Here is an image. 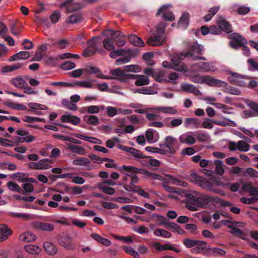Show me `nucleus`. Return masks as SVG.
<instances>
[{
	"label": "nucleus",
	"instance_id": "423d86ee",
	"mask_svg": "<svg viewBox=\"0 0 258 258\" xmlns=\"http://www.w3.org/2000/svg\"><path fill=\"white\" fill-rule=\"evenodd\" d=\"M176 142L177 140L175 138L171 136L166 137L165 139L164 143L160 145V147H161L163 154H166L167 153L172 154H175L176 150L174 148V144Z\"/></svg>",
	"mask_w": 258,
	"mask_h": 258
},
{
	"label": "nucleus",
	"instance_id": "bf43d9fd",
	"mask_svg": "<svg viewBox=\"0 0 258 258\" xmlns=\"http://www.w3.org/2000/svg\"><path fill=\"white\" fill-rule=\"evenodd\" d=\"M28 106L33 109H41L46 110L47 109V106L42 105L39 103L31 102L28 104Z\"/></svg>",
	"mask_w": 258,
	"mask_h": 258
},
{
	"label": "nucleus",
	"instance_id": "de8ad7c7",
	"mask_svg": "<svg viewBox=\"0 0 258 258\" xmlns=\"http://www.w3.org/2000/svg\"><path fill=\"white\" fill-rule=\"evenodd\" d=\"M157 110L163 113L175 114L177 112V110L173 107H160Z\"/></svg>",
	"mask_w": 258,
	"mask_h": 258
},
{
	"label": "nucleus",
	"instance_id": "6e6552de",
	"mask_svg": "<svg viewBox=\"0 0 258 258\" xmlns=\"http://www.w3.org/2000/svg\"><path fill=\"white\" fill-rule=\"evenodd\" d=\"M165 36L158 32L150 37L147 42V43L150 46H158L163 44L165 41Z\"/></svg>",
	"mask_w": 258,
	"mask_h": 258
},
{
	"label": "nucleus",
	"instance_id": "4be33fe9",
	"mask_svg": "<svg viewBox=\"0 0 258 258\" xmlns=\"http://www.w3.org/2000/svg\"><path fill=\"white\" fill-rule=\"evenodd\" d=\"M73 136H74L76 138H79L81 140H83L84 141H87V142H89L90 143H95V144H101V141L100 140L96 139L93 137H88V136H87L81 134H79V133L73 134Z\"/></svg>",
	"mask_w": 258,
	"mask_h": 258
},
{
	"label": "nucleus",
	"instance_id": "f03ea898",
	"mask_svg": "<svg viewBox=\"0 0 258 258\" xmlns=\"http://www.w3.org/2000/svg\"><path fill=\"white\" fill-rule=\"evenodd\" d=\"M118 170L123 175L130 174H141L144 175L145 178H150L153 180H162L163 177L159 174L149 172L147 170L138 168L133 166L122 165L118 168Z\"/></svg>",
	"mask_w": 258,
	"mask_h": 258
},
{
	"label": "nucleus",
	"instance_id": "aec40b11",
	"mask_svg": "<svg viewBox=\"0 0 258 258\" xmlns=\"http://www.w3.org/2000/svg\"><path fill=\"white\" fill-rule=\"evenodd\" d=\"M181 88L183 91L186 92L192 93L196 95H200L201 94L200 91L196 86L191 84H182Z\"/></svg>",
	"mask_w": 258,
	"mask_h": 258
},
{
	"label": "nucleus",
	"instance_id": "09e8293b",
	"mask_svg": "<svg viewBox=\"0 0 258 258\" xmlns=\"http://www.w3.org/2000/svg\"><path fill=\"white\" fill-rule=\"evenodd\" d=\"M88 46L92 48H96L99 53H101L102 50L97 47V42L96 37H93L87 41Z\"/></svg>",
	"mask_w": 258,
	"mask_h": 258
},
{
	"label": "nucleus",
	"instance_id": "393cba45",
	"mask_svg": "<svg viewBox=\"0 0 258 258\" xmlns=\"http://www.w3.org/2000/svg\"><path fill=\"white\" fill-rule=\"evenodd\" d=\"M67 145V149L71 151L72 152L79 155L84 154L85 149L83 147L71 144H68Z\"/></svg>",
	"mask_w": 258,
	"mask_h": 258
},
{
	"label": "nucleus",
	"instance_id": "6ab92c4d",
	"mask_svg": "<svg viewBox=\"0 0 258 258\" xmlns=\"http://www.w3.org/2000/svg\"><path fill=\"white\" fill-rule=\"evenodd\" d=\"M207 242L199 240V242L192 249L191 252L195 253H205L207 252Z\"/></svg>",
	"mask_w": 258,
	"mask_h": 258
},
{
	"label": "nucleus",
	"instance_id": "864d4df0",
	"mask_svg": "<svg viewBox=\"0 0 258 258\" xmlns=\"http://www.w3.org/2000/svg\"><path fill=\"white\" fill-rule=\"evenodd\" d=\"M240 201L244 204H252L258 201V196H253L250 198L242 197L241 198Z\"/></svg>",
	"mask_w": 258,
	"mask_h": 258
},
{
	"label": "nucleus",
	"instance_id": "6e6d98bb",
	"mask_svg": "<svg viewBox=\"0 0 258 258\" xmlns=\"http://www.w3.org/2000/svg\"><path fill=\"white\" fill-rule=\"evenodd\" d=\"M82 20L81 16L79 15H72L67 19V22L70 24H74L80 22Z\"/></svg>",
	"mask_w": 258,
	"mask_h": 258
},
{
	"label": "nucleus",
	"instance_id": "0e129e2a",
	"mask_svg": "<svg viewBox=\"0 0 258 258\" xmlns=\"http://www.w3.org/2000/svg\"><path fill=\"white\" fill-rule=\"evenodd\" d=\"M106 113L108 116L113 117L117 114V109L112 106H107L106 108Z\"/></svg>",
	"mask_w": 258,
	"mask_h": 258
},
{
	"label": "nucleus",
	"instance_id": "49530a36",
	"mask_svg": "<svg viewBox=\"0 0 258 258\" xmlns=\"http://www.w3.org/2000/svg\"><path fill=\"white\" fill-rule=\"evenodd\" d=\"M7 106L11 108L18 110H25L27 109L24 105L14 102L8 103Z\"/></svg>",
	"mask_w": 258,
	"mask_h": 258
},
{
	"label": "nucleus",
	"instance_id": "680f3d73",
	"mask_svg": "<svg viewBox=\"0 0 258 258\" xmlns=\"http://www.w3.org/2000/svg\"><path fill=\"white\" fill-rule=\"evenodd\" d=\"M101 205L104 209L108 210L116 209L118 207L117 204L106 201H102Z\"/></svg>",
	"mask_w": 258,
	"mask_h": 258
},
{
	"label": "nucleus",
	"instance_id": "58836bf2",
	"mask_svg": "<svg viewBox=\"0 0 258 258\" xmlns=\"http://www.w3.org/2000/svg\"><path fill=\"white\" fill-rule=\"evenodd\" d=\"M154 234L157 236H161L164 238H170L171 234L168 231L161 229H157L154 231Z\"/></svg>",
	"mask_w": 258,
	"mask_h": 258
},
{
	"label": "nucleus",
	"instance_id": "a18cd8bd",
	"mask_svg": "<svg viewBox=\"0 0 258 258\" xmlns=\"http://www.w3.org/2000/svg\"><path fill=\"white\" fill-rule=\"evenodd\" d=\"M84 112H87L90 114L97 113L100 111L99 107L96 105H92L88 107H85L83 108Z\"/></svg>",
	"mask_w": 258,
	"mask_h": 258
},
{
	"label": "nucleus",
	"instance_id": "4d7b16f0",
	"mask_svg": "<svg viewBox=\"0 0 258 258\" xmlns=\"http://www.w3.org/2000/svg\"><path fill=\"white\" fill-rule=\"evenodd\" d=\"M11 177L19 181L25 182L26 176L24 173L21 172L16 173L11 175Z\"/></svg>",
	"mask_w": 258,
	"mask_h": 258
},
{
	"label": "nucleus",
	"instance_id": "f8f14e48",
	"mask_svg": "<svg viewBox=\"0 0 258 258\" xmlns=\"http://www.w3.org/2000/svg\"><path fill=\"white\" fill-rule=\"evenodd\" d=\"M129 79L136 80L135 84L137 86H142L149 84L150 81L149 78L144 75H128Z\"/></svg>",
	"mask_w": 258,
	"mask_h": 258
},
{
	"label": "nucleus",
	"instance_id": "c85d7f7f",
	"mask_svg": "<svg viewBox=\"0 0 258 258\" xmlns=\"http://www.w3.org/2000/svg\"><path fill=\"white\" fill-rule=\"evenodd\" d=\"M44 248L49 255L55 254L57 252L56 247L51 242H45L43 244Z\"/></svg>",
	"mask_w": 258,
	"mask_h": 258
},
{
	"label": "nucleus",
	"instance_id": "9b49d317",
	"mask_svg": "<svg viewBox=\"0 0 258 258\" xmlns=\"http://www.w3.org/2000/svg\"><path fill=\"white\" fill-rule=\"evenodd\" d=\"M204 83L212 87H226L228 85L225 82L208 76H205Z\"/></svg>",
	"mask_w": 258,
	"mask_h": 258
},
{
	"label": "nucleus",
	"instance_id": "2eb2a0df",
	"mask_svg": "<svg viewBox=\"0 0 258 258\" xmlns=\"http://www.w3.org/2000/svg\"><path fill=\"white\" fill-rule=\"evenodd\" d=\"M33 226L37 229L46 231H52L54 228L52 224L39 221L34 222L33 223Z\"/></svg>",
	"mask_w": 258,
	"mask_h": 258
},
{
	"label": "nucleus",
	"instance_id": "37998d69",
	"mask_svg": "<svg viewBox=\"0 0 258 258\" xmlns=\"http://www.w3.org/2000/svg\"><path fill=\"white\" fill-rule=\"evenodd\" d=\"M198 242H199V240H195L189 238H185L183 241V244L187 248H192L195 247Z\"/></svg>",
	"mask_w": 258,
	"mask_h": 258
},
{
	"label": "nucleus",
	"instance_id": "79ce46f5",
	"mask_svg": "<svg viewBox=\"0 0 258 258\" xmlns=\"http://www.w3.org/2000/svg\"><path fill=\"white\" fill-rule=\"evenodd\" d=\"M8 187L12 191H17L20 194L22 192V188L18 184L13 181H9L7 183Z\"/></svg>",
	"mask_w": 258,
	"mask_h": 258
},
{
	"label": "nucleus",
	"instance_id": "dca6fc26",
	"mask_svg": "<svg viewBox=\"0 0 258 258\" xmlns=\"http://www.w3.org/2000/svg\"><path fill=\"white\" fill-rule=\"evenodd\" d=\"M60 120L63 122H68L74 125H78L80 123L81 119L79 117L71 114H64L60 117Z\"/></svg>",
	"mask_w": 258,
	"mask_h": 258
},
{
	"label": "nucleus",
	"instance_id": "f704fd0d",
	"mask_svg": "<svg viewBox=\"0 0 258 258\" xmlns=\"http://www.w3.org/2000/svg\"><path fill=\"white\" fill-rule=\"evenodd\" d=\"M51 163V161L48 159H44L38 161V169H47L50 167L49 164Z\"/></svg>",
	"mask_w": 258,
	"mask_h": 258
},
{
	"label": "nucleus",
	"instance_id": "69168bd1",
	"mask_svg": "<svg viewBox=\"0 0 258 258\" xmlns=\"http://www.w3.org/2000/svg\"><path fill=\"white\" fill-rule=\"evenodd\" d=\"M250 11V7H245L244 6H240L237 9V13L241 15H246L248 14Z\"/></svg>",
	"mask_w": 258,
	"mask_h": 258
},
{
	"label": "nucleus",
	"instance_id": "774afa93",
	"mask_svg": "<svg viewBox=\"0 0 258 258\" xmlns=\"http://www.w3.org/2000/svg\"><path fill=\"white\" fill-rule=\"evenodd\" d=\"M60 18V14L57 11H54L50 15V19L52 23H56Z\"/></svg>",
	"mask_w": 258,
	"mask_h": 258
},
{
	"label": "nucleus",
	"instance_id": "bb28decb",
	"mask_svg": "<svg viewBox=\"0 0 258 258\" xmlns=\"http://www.w3.org/2000/svg\"><path fill=\"white\" fill-rule=\"evenodd\" d=\"M24 249L28 253L32 254H37L41 251V248L35 245H27L24 246Z\"/></svg>",
	"mask_w": 258,
	"mask_h": 258
},
{
	"label": "nucleus",
	"instance_id": "2f4dec72",
	"mask_svg": "<svg viewBox=\"0 0 258 258\" xmlns=\"http://www.w3.org/2000/svg\"><path fill=\"white\" fill-rule=\"evenodd\" d=\"M112 38V37L111 38H105L103 41V47L108 51L115 49V46Z\"/></svg>",
	"mask_w": 258,
	"mask_h": 258
},
{
	"label": "nucleus",
	"instance_id": "e433bc0d",
	"mask_svg": "<svg viewBox=\"0 0 258 258\" xmlns=\"http://www.w3.org/2000/svg\"><path fill=\"white\" fill-rule=\"evenodd\" d=\"M22 192L21 194L27 195L34 191V186L30 183H25L22 185Z\"/></svg>",
	"mask_w": 258,
	"mask_h": 258
},
{
	"label": "nucleus",
	"instance_id": "4468645a",
	"mask_svg": "<svg viewBox=\"0 0 258 258\" xmlns=\"http://www.w3.org/2000/svg\"><path fill=\"white\" fill-rule=\"evenodd\" d=\"M60 8L66 7L68 13L77 11L81 8L80 3H74L72 0H67L60 5Z\"/></svg>",
	"mask_w": 258,
	"mask_h": 258
},
{
	"label": "nucleus",
	"instance_id": "c756f323",
	"mask_svg": "<svg viewBox=\"0 0 258 258\" xmlns=\"http://www.w3.org/2000/svg\"><path fill=\"white\" fill-rule=\"evenodd\" d=\"M91 163L90 160L86 157H80L73 161V164L79 166H87Z\"/></svg>",
	"mask_w": 258,
	"mask_h": 258
},
{
	"label": "nucleus",
	"instance_id": "b1692460",
	"mask_svg": "<svg viewBox=\"0 0 258 258\" xmlns=\"http://www.w3.org/2000/svg\"><path fill=\"white\" fill-rule=\"evenodd\" d=\"M37 237L31 232H27L22 234L19 239L21 241L24 242H32L36 240Z\"/></svg>",
	"mask_w": 258,
	"mask_h": 258
},
{
	"label": "nucleus",
	"instance_id": "052dcab7",
	"mask_svg": "<svg viewBox=\"0 0 258 258\" xmlns=\"http://www.w3.org/2000/svg\"><path fill=\"white\" fill-rule=\"evenodd\" d=\"M10 215L13 217H17L19 218H22L24 219H29L30 218V215L27 214L16 213V212H11Z\"/></svg>",
	"mask_w": 258,
	"mask_h": 258
},
{
	"label": "nucleus",
	"instance_id": "f3484780",
	"mask_svg": "<svg viewBox=\"0 0 258 258\" xmlns=\"http://www.w3.org/2000/svg\"><path fill=\"white\" fill-rule=\"evenodd\" d=\"M12 233V230L5 224H0V242L7 240Z\"/></svg>",
	"mask_w": 258,
	"mask_h": 258
},
{
	"label": "nucleus",
	"instance_id": "0eeeda50",
	"mask_svg": "<svg viewBox=\"0 0 258 258\" xmlns=\"http://www.w3.org/2000/svg\"><path fill=\"white\" fill-rule=\"evenodd\" d=\"M229 37L231 39L229 45L234 49H237L243 44L247 43L246 40L238 33H234L231 34Z\"/></svg>",
	"mask_w": 258,
	"mask_h": 258
},
{
	"label": "nucleus",
	"instance_id": "338daca9",
	"mask_svg": "<svg viewBox=\"0 0 258 258\" xmlns=\"http://www.w3.org/2000/svg\"><path fill=\"white\" fill-rule=\"evenodd\" d=\"M75 67L76 64L70 61L63 62L61 65V68L64 70H69L75 68Z\"/></svg>",
	"mask_w": 258,
	"mask_h": 258
},
{
	"label": "nucleus",
	"instance_id": "1a4fd4ad",
	"mask_svg": "<svg viewBox=\"0 0 258 258\" xmlns=\"http://www.w3.org/2000/svg\"><path fill=\"white\" fill-rule=\"evenodd\" d=\"M107 31L111 32V35L112 38L115 37L114 41L117 46L121 47L125 44V36L121 32L118 31H114L112 30H109Z\"/></svg>",
	"mask_w": 258,
	"mask_h": 258
},
{
	"label": "nucleus",
	"instance_id": "13d9d810",
	"mask_svg": "<svg viewBox=\"0 0 258 258\" xmlns=\"http://www.w3.org/2000/svg\"><path fill=\"white\" fill-rule=\"evenodd\" d=\"M182 123V119L181 118H175L172 119L170 124H166L169 127H175L180 125Z\"/></svg>",
	"mask_w": 258,
	"mask_h": 258
},
{
	"label": "nucleus",
	"instance_id": "8fccbe9b",
	"mask_svg": "<svg viewBox=\"0 0 258 258\" xmlns=\"http://www.w3.org/2000/svg\"><path fill=\"white\" fill-rule=\"evenodd\" d=\"M123 249L127 253L131 254L133 257L135 258H139V255L133 248L129 246H123L122 247Z\"/></svg>",
	"mask_w": 258,
	"mask_h": 258
},
{
	"label": "nucleus",
	"instance_id": "ddd939ff",
	"mask_svg": "<svg viewBox=\"0 0 258 258\" xmlns=\"http://www.w3.org/2000/svg\"><path fill=\"white\" fill-rule=\"evenodd\" d=\"M217 24L221 32L223 31L227 33H230L232 32L231 25L223 17H219L217 20Z\"/></svg>",
	"mask_w": 258,
	"mask_h": 258
},
{
	"label": "nucleus",
	"instance_id": "e2e57ef3",
	"mask_svg": "<svg viewBox=\"0 0 258 258\" xmlns=\"http://www.w3.org/2000/svg\"><path fill=\"white\" fill-rule=\"evenodd\" d=\"M98 52L96 48H92L87 47L83 51V55L85 57H89L94 55L96 52Z\"/></svg>",
	"mask_w": 258,
	"mask_h": 258
},
{
	"label": "nucleus",
	"instance_id": "412c9836",
	"mask_svg": "<svg viewBox=\"0 0 258 258\" xmlns=\"http://www.w3.org/2000/svg\"><path fill=\"white\" fill-rule=\"evenodd\" d=\"M128 40L131 44L135 46L143 47L145 45V43L143 40L136 35L132 34L128 36Z\"/></svg>",
	"mask_w": 258,
	"mask_h": 258
},
{
	"label": "nucleus",
	"instance_id": "c03bdc74",
	"mask_svg": "<svg viewBox=\"0 0 258 258\" xmlns=\"http://www.w3.org/2000/svg\"><path fill=\"white\" fill-rule=\"evenodd\" d=\"M200 185L203 188L208 190L212 191L215 193H218L217 189H214L212 188V183L211 182L206 180L205 178L204 180L201 182Z\"/></svg>",
	"mask_w": 258,
	"mask_h": 258
},
{
	"label": "nucleus",
	"instance_id": "f257e3e1",
	"mask_svg": "<svg viewBox=\"0 0 258 258\" xmlns=\"http://www.w3.org/2000/svg\"><path fill=\"white\" fill-rule=\"evenodd\" d=\"M181 196L186 197L185 207L190 211H197L199 208H207L211 205L218 203L221 200L216 197L203 194L197 197L185 191Z\"/></svg>",
	"mask_w": 258,
	"mask_h": 258
},
{
	"label": "nucleus",
	"instance_id": "a878e982",
	"mask_svg": "<svg viewBox=\"0 0 258 258\" xmlns=\"http://www.w3.org/2000/svg\"><path fill=\"white\" fill-rule=\"evenodd\" d=\"M91 237L105 246H109L111 244V241L110 240L104 238L96 233H92L91 234Z\"/></svg>",
	"mask_w": 258,
	"mask_h": 258
},
{
	"label": "nucleus",
	"instance_id": "cd10ccee",
	"mask_svg": "<svg viewBox=\"0 0 258 258\" xmlns=\"http://www.w3.org/2000/svg\"><path fill=\"white\" fill-rule=\"evenodd\" d=\"M83 120L87 123L90 125H96L99 123L98 117L93 115H85L83 117Z\"/></svg>",
	"mask_w": 258,
	"mask_h": 258
},
{
	"label": "nucleus",
	"instance_id": "9d476101",
	"mask_svg": "<svg viewBox=\"0 0 258 258\" xmlns=\"http://www.w3.org/2000/svg\"><path fill=\"white\" fill-rule=\"evenodd\" d=\"M169 5H164L162 6L158 11L156 16H159L160 14H162V18L169 21H173L175 19V17L171 12L168 10Z\"/></svg>",
	"mask_w": 258,
	"mask_h": 258
},
{
	"label": "nucleus",
	"instance_id": "20e7f679",
	"mask_svg": "<svg viewBox=\"0 0 258 258\" xmlns=\"http://www.w3.org/2000/svg\"><path fill=\"white\" fill-rule=\"evenodd\" d=\"M124 71L120 68H117L111 70L110 73L112 76L119 77L122 81H125L127 79H129V77L127 75H130L125 74V72H139L140 71V68L136 65L125 66L124 67Z\"/></svg>",
	"mask_w": 258,
	"mask_h": 258
},
{
	"label": "nucleus",
	"instance_id": "a19ab883",
	"mask_svg": "<svg viewBox=\"0 0 258 258\" xmlns=\"http://www.w3.org/2000/svg\"><path fill=\"white\" fill-rule=\"evenodd\" d=\"M228 227L231 229L232 230L231 231V233L232 234H235L241 238L244 239L245 234L244 232L240 229L235 227L232 225H228Z\"/></svg>",
	"mask_w": 258,
	"mask_h": 258
},
{
	"label": "nucleus",
	"instance_id": "39448f33",
	"mask_svg": "<svg viewBox=\"0 0 258 258\" xmlns=\"http://www.w3.org/2000/svg\"><path fill=\"white\" fill-rule=\"evenodd\" d=\"M181 60L179 58V55L173 56L171 60L172 63L171 64L167 61H164L162 62L163 67L166 69L174 70L178 72H186L187 68L181 61Z\"/></svg>",
	"mask_w": 258,
	"mask_h": 258
},
{
	"label": "nucleus",
	"instance_id": "5fc2aeb1",
	"mask_svg": "<svg viewBox=\"0 0 258 258\" xmlns=\"http://www.w3.org/2000/svg\"><path fill=\"white\" fill-rule=\"evenodd\" d=\"M229 74H230L231 76L229 77L228 78V81L231 84H233L236 85L238 80V78L239 76H240V75L236 73H234L232 72H230L229 73Z\"/></svg>",
	"mask_w": 258,
	"mask_h": 258
},
{
	"label": "nucleus",
	"instance_id": "4c0bfd02",
	"mask_svg": "<svg viewBox=\"0 0 258 258\" xmlns=\"http://www.w3.org/2000/svg\"><path fill=\"white\" fill-rule=\"evenodd\" d=\"M97 187L104 193L109 195H113L115 193L114 188L111 187H107L103 185V183H98Z\"/></svg>",
	"mask_w": 258,
	"mask_h": 258
},
{
	"label": "nucleus",
	"instance_id": "c9c22d12",
	"mask_svg": "<svg viewBox=\"0 0 258 258\" xmlns=\"http://www.w3.org/2000/svg\"><path fill=\"white\" fill-rule=\"evenodd\" d=\"M250 146L245 141H239L237 143V149L240 151L246 152L249 150Z\"/></svg>",
	"mask_w": 258,
	"mask_h": 258
},
{
	"label": "nucleus",
	"instance_id": "72a5a7b5",
	"mask_svg": "<svg viewBox=\"0 0 258 258\" xmlns=\"http://www.w3.org/2000/svg\"><path fill=\"white\" fill-rule=\"evenodd\" d=\"M195 136L197 139L201 142H209L210 139L209 134L205 132H197Z\"/></svg>",
	"mask_w": 258,
	"mask_h": 258
},
{
	"label": "nucleus",
	"instance_id": "a211bd4d",
	"mask_svg": "<svg viewBox=\"0 0 258 258\" xmlns=\"http://www.w3.org/2000/svg\"><path fill=\"white\" fill-rule=\"evenodd\" d=\"M59 244L68 250H72L74 248L70 237L67 235L61 237L59 240Z\"/></svg>",
	"mask_w": 258,
	"mask_h": 258
},
{
	"label": "nucleus",
	"instance_id": "5701e85b",
	"mask_svg": "<svg viewBox=\"0 0 258 258\" xmlns=\"http://www.w3.org/2000/svg\"><path fill=\"white\" fill-rule=\"evenodd\" d=\"M12 84L18 88L23 89L28 86L27 83L22 78H15L11 80Z\"/></svg>",
	"mask_w": 258,
	"mask_h": 258
},
{
	"label": "nucleus",
	"instance_id": "603ef678",
	"mask_svg": "<svg viewBox=\"0 0 258 258\" xmlns=\"http://www.w3.org/2000/svg\"><path fill=\"white\" fill-rule=\"evenodd\" d=\"M23 66L22 63H17L12 66H8L3 69V72H11L21 68Z\"/></svg>",
	"mask_w": 258,
	"mask_h": 258
},
{
	"label": "nucleus",
	"instance_id": "7ed1b4c3",
	"mask_svg": "<svg viewBox=\"0 0 258 258\" xmlns=\"http://www.w3.org/2000/svg\"><path fill=\"white\" fill-rule=\"evenodd\" d=\"M203 50V46L200 45L197 43H194L189 46L188 51L182 53L179 55V58L182 60L185 57H189L191 59L195 60H205V57L196 55V54H200Z\"/></svg>",
	"mask_w": 258,
	"mask_h": 258
},
{
	"label": "nucleus",
	"instance_id": "7c9ffc66",
	"mask_svg": "<svg viewBox=\"0 0 258 258\" xmlns=\"http://www.w3.org/2000/svg\"><path fill=\"white\" fill-rule=\"evenodd\" d=\"M192 124L194 127L196 128H198L201 127V122L199 118H187L185 121V124L186 126L189 124Z\"/></svg>",
	"mask_w": 258,
	"mask_h": 258
},
{
	"label": "nucleus",
	"instance_id": "473e14b6",
	"mask_svg": "<svg viewBox=\"0 0 258 258\" xmlns=\"http://www.w3.org/2000/svg\"><path fill=\"white\" fill-rule=\"evenodd\" d=\"M164 189L167 191L171 193H176L182 196L184 190L179 188H176L169 186L167 184L164 183L163 185Z\"/></svg>",
	"mask_w": 258,
	"mask_h": 258
},
{
	"label": "nucleus",
	"instance_id": "3c124183",
	"mask_svg": "<svg viewBox=\"0 0 258 258\" xmlns=\"http://www.w3.org/2000/svg\"><path fill=\"white\" fill-rule=\"evenodd\" d=\"M214 164L215 165V170L216 172L220 175L224 173V171L223 168V162L219 160H216L214 161Z\"/></svg>",
	"mask_w": 258,
	"mask_h": 258
},
{
	"label": "nucleus",
	"instance_id": "ea45409f",
	"mask_svg": "<svg viewBox=\"0 0 258 258\" xmlns=\"http://www.w3.org/2000/svg\"><path fill=\"white\" fill-rule=\"evenodd\" d=\"M199 68L202 69L204 71H214V66L211 63L208 62H200L198 63Z\"/></svg>",
	"mask_w": 258,
	"mask_h": 258
}]
</instances>
